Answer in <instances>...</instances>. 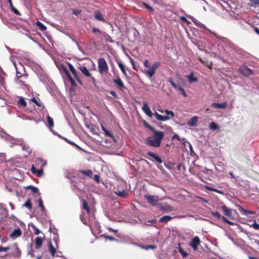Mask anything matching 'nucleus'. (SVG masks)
<instances>
[{
    "label": "nucleus",
    "instance_id": "f257e3e1",
    "mask_svg": "<svg viewBox=\"0 0 259 259\" xmlns=\"http://www.w3.org/2000/svg\"><path fill=\"white\" fill-rule=\"evenodd\" d=\"M164 136V132L162 131H154V134L153 136H150L146 138L145 140L146 144L158 148L160 146L161 141Z\"/></svg>",
    "mask_w": 259,
    "mask_h": 259
},
{
    "label": "nucleus",
    "instance_id": "f03ea898",
    "mask_svg": "<svg viewBox=\"0 0 259 259\" xmlns=\"http://www.w3.org/2000/svg\"><path fill=\"white\" fill-rule=\"evenodd\" d=\"M211 33L216 37L219 41L220 44L223 47L230 48L233 47V44L232 42L228 39L227 38L218 35L215 33L211 32Z\"/></svg>",
    "mask_w": 259,
    "mask_h": 259
},
{
    "label": "nucleus",
    "instance_id": "7ed1b4c3",
    "mask_svg": "<svg viewBox=\"0 0 259 259\" xmlns=\"http://www.w3.org/2000/svg\"><path fill=\"white\" fill-rule=\"evenodd\" d=\"M98 67L99 73L102 74L108 71V66L105 59L100 58L98 60Z\"/></svg>",
    "mask_w": 259,
    "mask_h": 259
},
{
    "label": "nucleus",
    "instance_id": "20e7f679",
    "mask_svg": "<svg viewBox=\"0 0 259 259\" xmlns=\"http://www.w3.org/2000/svg\"><path fill=\"white\" fill-rule=\"evenodd\" d=\"M145 199L151 205L157 206L158 204L159 197L157 195H152L149 194H146L144 196Z\"/></svg>",
    "mask_w": 259,
    "mask_h": 259
},
{
    "label": "nucleus",
    "instance_id": "39448f33",
    "mask_svg": "<svg viewBox=\"0 0 259 259\" xmlns=\"http://www.w3.org/2000/svg\"><path fill=\"white\" fill-rule=\"evenodd\" d=\"M157 208L163 211H165V212H171L174 210L173 208L166 202L163 203H159Z\"/></svg>",
    "mask_w": 259,
    "mask_h": 259
},
{
    "label": "nucleus",
    "instance_id": "423d86ee",
    "mask_svg": "<svg viewBox=\"0 0 259 259\" xmlns=\"http://www.w3.org/2000/svg\"><path fill=\"white\" fill-rule=\"evenodd\" d=\"M67 64L68 65L70 70L72 72L74 78L77 80V81L80 84L83 85V82L79 77V73L77 71V70L75 69V68L70 63L68 62Z\"/></svg>",
    "mask_w": 259,
    "mask_h": 259
},
{
    "label": "nucleus",
    "instance_id": "0eeeda50",
    "mask_svg": "<svg viewBox=\"0 0 259 259\" xmlns=\"http://www.w3.org/2000/svg\"><path fill=\"white\" fill-rule=\"evenodd\" d=\"M80 71L85 76L89 77L88 81L91 83H94V78L91 75L86 66H82L79 68Z\"/></svg>",
    "mask_w": 259,
    "mask_h": 259
},
{
    "label": "nucleus",
    "instance_id": "6e6552de",
    "mask_svg": "<svg viewBox=\"0 0 259 259\" xmlns=\"http://www.w3.org/2000/svg\"><path fill=\"white\" fill-rule=\"evenodd\" d=\"M200 243V239L198 236L193 238L192 241L190 242L189 245L192 247L194 250H196L198 245Z\"/></svg>",
    "mask_w": 259,
    "mask_h": 259
},
{
    "label": "nucleus",
    "instance_id": "1a4fd4ad",
    "mask_svg": "<svg viewBox=\"0 0 259 259\" xmlns=\"http://www.w3.org/2000/svg\"><path fill=\"white\" fill-rule=\"evenodd\" d=\"M142 109L143 112L145 113V114L148 115L149 117H152L153 113H152V111L150 109L148 105V104L146 102H143V106Z\"/></svg>",
    "mask_w": 259,
    "mask_h": 259
},
{
    "label": "nucleus",
    "instance_id": "9d476101",
    "mask_svg": "<svg viewBox=\"0 0 259 259\" xmlns=\"http://www.w3.org/2000/svg\"><path fill=\"white\" fill-rule=\"evenodd\" d=\"M239 71L242 74L245 76H248L252 73L251 70L245 65L241 66Z\"/></svg>",
    "mask_w": 259,
    "mask_h": 259
},
{
    "label": "nucleus",
    "instance_id": "9b49d317",
    "mask_svg": "<svg viewBox=\"0 0 259 259\" xmlns=\"http://www.w3.org/2000/svg\"><path fill=\"white\" fill-rule=\"evenodd\" d=\"M22 234V232L20 229H15L11 233L10 236L13 239H16L17 237H19Z\"/></svg>",
    "mask_w": 259,
    "mask_h": 259
},
{
    "label": "nucleus",
    "instance_id": "f8f14e48",
    "mask_svg": "<svg viewBox=\"0 0 259 259\" xmlns=\"http://www.w3.org/2000/svg\"><path fill=\"white\" fill-rule=\"evenodd\" d=\"M147 70H145L143 71V72L147 75L149 78H151L153 77V76L154 75L155 71L151 66H150L149 67L147 68Z\"/></svg>",
    "mask_w": 259,
    "mask_h": 259
},
{
    "label": "nucleus",
    "instance_id": "ddd939ff",
    "mask_svg": "<svg viewBox=\"0 0 259 259\" xmlns=\"http://www.w3.org/2000/svg\"><path fill=\"white\" fill-rule=\"evenodd\" d=\"M21 147L22 150L25 151V153L24 154V155L25 156L27 157L31 154L32 152V149L29 145L24 144V145H22Z\"/></svg>",
    "mask_w": 259,
    "mask_h": 259
},
{
    "label": "nucleus",
    "instance_id": "4468645a",
    "mask_svg": "<svg viewBox=\"0 0 259 259\" xmlns=\"http://www.w3.org/2000/svg\"><path fill=\"white\" fill-rule=\"evenodd\" d=\"M153 115H154L156 119L159 121H164L170 119L169 117L167 116H162L161 115L159 114L156 112H154V113H153Z\"/></svg>",
    "mask_w": 259,
    "mask_h": 259
},
{
    "label": "nucleus",
    "instance_id": "2eb2a0df",
    "mask_svg": "<svg viewBox=\"0 0 259 259\" xmlns=\"http://www.w3.org/2000/svg\"><path fill=\"white\" fill-rule=\"evenodd\" d=\"M198 120V117L197 116H193L188 120L187 124L190 126H195L197 125Z\"/></svg>",
    "mask_w": 259,
    "mask_h": 259
},
{
    "label": "nucleus",
    "instance_id": "dca6fc26",
    "mask_svg": "<svg viewBox=\"0 0 259 259\" xmlns=\"http://www.w3.org/2000/svg\"><path fill=\"white\" fill-rule=\"evenodd\" d=\"M42 242L43 238L41 237H37L35 239V248L37 249H39L42 246Z\"/></svg>",
    "mask_w": 259,
    "mask_h": 259
},
{
    "label": "nucleus",
    "instance_id": "f3484780",
    "mask_svg": "<svg viewBox=\"0 0 259 259\" xmlns=\"http://www.w3.org/2000/svg\"><path fill=\"white\" fill-rule=\"evenodd\" d=\"M114 193L122 198H125L128 195L127 191L125 190H117L114 191Z\"/></svg>",
    "mask_w": 259,
    "mask_h": 259
},
{
    "label": "nucleus",
    "instance_id": "a211bd4d",
    "mask_svg": "<svg viewBox=\"0 0 259 259\" xmlns=\"http://www.w3.org/2000/svg\"><path fill=\"white\" fill-rule=\"evenodd\" d=\"M147 154L153 157L158 163L161 164L162 163V160L161 158H160L158 156H157L156 154H155L154 153L148 152L147 153Z\"/></svg>",
    "mask_w": 259,
    "mask_h": 259
},
{
    "label": "nucleus",
    "instance_id": "6ab92c4d",
    "mask_svg": "<svg viewBox=\"0 0 259 259\" xmlns=\"http://www.w3.org/2000/svg\"><path fill=\"white\" fill-rule=\"evenodd\" d=\"M211 106L215 108L221 109L225 108L227 106L226 102H223L222 103H212Z\"/></svg>",
    "mask_w": 259,
    "mask_h": 259
},
{
    "label": "nucleus",
    "instance_id": "aec40b11",
    "mask_svg": "<svg viewBox=\"0 0 259 259\" xmlns=\"http://www.w3.org/2000/svg\"><path fill=\"white\" fill-rule=\"evenodd\" d=\"M237 207H238V210L244 214H252L254 213V212L245 209L241 206H240L239 205H238Z\"/></svg>",
    "mask_w": 259,
    "mask_h": 259
},
{
    "label": "nucleus",
    "instance_id": "412c9836",
    "mask_svg": "<svg viewBox=\"0 0 259 259\" xmlns=\"http://www.w3.org/2000/svg\"><path fill=\"white\" fill-rule=\"evenodd\" d=\"M113 81L114 83L117 84L120 89H122L125 88L120 78L118 77L117 78L114 79Z\"/></svg>",
    "mask_w": 259,
    "mask_h": 259
},
{
    "label": "nucleus",
    "instance_id": "4be33fe9",
    "mask_svg": "<svg viewBox=\"0 0 259 259\" xmlns=\"http://www.w3.org/2000/svg\"><path fill=\"white\" fill-rule=\"evenodd\" d=\"M95 18L98 20L105 22V19L103 17V15L99 11H96L95 13Z\"/></svg>",
    "mask_w": 259,
    "mask_h": 259
},
{
    "label": "nucleus",
    "instance_id": "5701e85b",
    "mask_svg": "<svg viewBox=\"0 0 259 259\" xmlns=\"http://www.w3.org/2000/svg\"><path fill=\"white\" fill-rule=\"evenodd\" d=\"M222 209L224 212V213L225 215L227 217H231L232 215V212L231 209L227 207L226 205H223L222 206Z\"/></svg>",
    "mask_w": 259,
    "mask_h": 259
},
{
    "label": "nucleus",
    "instance_id": "b1692460",
    "mask_svg": "<svg viewBox=\"0 0 259 259\" xmlns=\"http://www.w3.org/2000/svg\"><path fill=\"white\" fill-rule=\"evenodd\" d=\"M185 77L188 78L189 82L190 83L196 82L198 80L197 77L193 76V73L192 72L189 75H186Z\"/></svg>",
    "mask_w": 259,
    "mask_h": 259
},
{
    "label": "nucleus",
    "instance_id": "393cba45",
    "mask_svg": "<svg viewBox=\"0 0 259 259\" xmlns=\"http://www.w3.org/2000/svg\"><path fill=\"white\" fill-rule=\"evenodd\" d=\"M102 35L105 38V40L106 42H110L111 43L114 42V40H113L111 37L109 35H108L106 32H102Z\"/></svg>",
    "mask_w": 259,
    "mask_h": 259
},
{
    "label": "nucleus",
    "instance_id": "a878e982",
    "mask_svg": "<svg viewBox=\"0 0 259 259\" xmlns=\"http://www.w3.org/2000/svg\"><path fill=\"white\" fill-rule=\"evenodd\" d=\"M248 4L254 8L259 7V0H249Z\"/></svg>",
    "mask_w": 259,
    "mask_h": 259
},
{
    "label": "nucleus",
    "instance_id": "bb28decb",
    "mask_svg": "<svg viewBox=\"0 0 259 259\" xmlns=\"http://www.w3.org/2000/svg\"><path fill=\"white\" fill-rule=\"evenodd\" d=\"M172 219V217L170 215H164L159 219V222L161 223H167Z\"/></svg>",
    "mask_w": 259,
    "mask_h": 259
},
{
    "label": "nucleus",
    "instance_id": "cd10ccee",
    "mask_svg": "<svg viewBox=\"0 0 259 259\" xmlns=\"http://www.w3.org/2000/svg\"><path fill=\"white\" fill-rule=\"evenodd\" d=\"M10 138H11L12 140H14L15 144L16 145H18L20 146H22L24 144L23 142V140L22 139H14L12 137L9 136Z\"/></svg>",
    "mask_w": 259,
    "mask_h": 259
},
{
    "label": "nucleus",
    "instance_id": "c85d7f7f",
    "mask_svg": "<svg viewBox=\"0 0 259 259\" xmlns=\"http://www.w3.org/2000/svg\"><path fill=\"white\" fill-rule=\"evenodd\" d=\"M118 67H119V68L120 69L122 73L124 75V76L125 77H127V75L126 74V71H125V68H124V66L123 65V64L122 63H121V62H118Z\"/></svg>",
    "mask_w": 259,
    "mask_h": 259
},
{
    "label": "nucleus",
    "instance_id": "c756f323",
    "mask_svg": "<svg viewBox=\"0 0 259 259\" xmlns=\"http://www.w3.org/2000/svg\"><path fill=\"white\" fill-rule=\"evenodd\" d=\"M209 127L210 130L213 131L218 130L220 128V126L213 121L210 123Z\"/></svg>",
    "mask_w": 259,
    "mask_h": 259
},
{
    "label": "nucleus",
    "instance_id": "7c9ffc66",
    "mask_svg": "<svg viewBox=\"0 0 259 259\" xmlns=\"http://www.w3.org/2000/svg\"><path fill=\"white\" fill-rule=\"evenodd\" d=\"M26 189L30 190L31 191L32 193L33 194L39 193V190H38V188L35 187L33 186H31V185L27 186L26 187Z\"/></svg>",
    "mask_w": 259,
    "mask_h": 259
},
{
    "label": "nucleus",
    "instance_id": "2f4dec72",
    "mask_svg": "<svg viewBox=\"0 0 259 259\" xmlns=\"http://www.w3.org/2000/svg\"><path fill=\"white\" fill-rule=\"evenodd\" d=\"M18 104L19 106L24 107L26 106L27 103L24 99L21 97L18 101Z\"/></svg>",
    "mask_w": 259,
    "mask_h": 259
},
{
    "label": "nucleus",
    "instance_id": "473e14b6",
    "mask_svg": "<svg viewBox=\"0 0 259 259\" xmlns=\"http://www.w3.org/2000/svg\"><path fill=\"white\" fill-rule=\"evenodd\" d=\"M47 121H48V126L49 128L54 126L53 119L49 115L47 116Z\"/></svg>",
    "mask_w": 259,
    "mask_h": 259
},
{
    "label": "nucleus",
    "instance_id": "72a5a7b5",
    "mask_svg": "<svg viewBox=\"0 0 259 259\" xmlns=\"http://www.w3.org/2000/svg\"><path fill=\"white\" fill-rule=\"evenodd\" d=\"M38 207L41 208V210L42 212H45L46 209H45V206L43 204L42 200L40 197L38 198Z\"/></svg>",
    "mask_w": 259,
    "mask_h": 259
},
{
    "label": "nucleus",
    "instance_id": "f704fd0d",
    "mask_svg": "<svg viewBox=\"0 0 259 259\" xmlns=\"http://www.w3.org/2000/svg\"><path fill=\"white\" fill-rule=\"evenodd\" d=\"M80 171L82 174L90 177H91L93 175L92 171L90 169L82 170Z\"/></svg>",
    "mask_w": 259,
    "mask_h": 259
},
{
    "label": "nucleus",
    "instance_id": "c9c22d12",
    "mask_svg": "<svg viewBox=\"0 0 259 259\" xmlns=\"http://www.w3.org/2000/svg\"><path fill=\"white\" fill-rule=\"evenodd\" d=\"M82 207L84 209H85L87 211L88 213H90V209L88 206V202L85 200H83L82 202Z\"/></svg>",
    "mask_w": 259,
    "mask_h": 259
},
{
    "label": "nucleus",
    "instance_id": "e433bc0d",
    "mask_svg": "<svg viewBox=\"0 0 259 259\" xmlns=\"http://www.w3.org/2000/svg\"><path fill=\"white\" fill-rule=\"evenodd\" d=\"M36 25L42 31L46 30L47 29V27L39 21H37L36 22Z\"/></svg>",
    "mask_w": 259,
    "mask_h": 259
},
{
    "label": "nucleus",
    "instance_id": "4c0bfd02",
    "mask_svg": "<svg viewBox=\"0 0 259 259\" xmlns=\"http://www.w3.org/2000/svg\"><path fill=\"white\" fill-rule=\"evenodd\" d=\"M160 62L159 61L155 62L151 66L152 69L156 71V69L160 66Z\"/></svg>",
    "mask_w": 259,
    "mask_h": 259
},
{
    "label": "nucleus",
    "instance_id": "58836bf2",
    "mask_svg": "<svg viewBox=\"0 0 259 259\" xmlns=\"http://www.w3.org/2000/svg\"><path fill=\"white\" fill-rule=\"evenodd\" d=\"M36 161L38 163H41V165L42 166H44L45 165H46L47 164V161L46 160H44L41 158H37L36 159Z\"/></svg>",
    "mask_w": 259,
    "mask_h": 259
},
{
    "label": "nucleus",
    "instance_id": "ea45409f",
    "mask_svg": "<svg viewBox=\"0 0 259 259\" xmlns=\"http://www.w3.org/2000/svg\"><path fill=\"white\" fill-rule=\"evenodd\" d=\"M23 206L31 210L32 208L31 203L29 199H28L23 204Z\"/></svg>",
    "mask_w": 259,
    "mask_h": 259
},
{
    "label": "nucleus",
    "instance_id": "a19ab883",
    "mask_svg": "<svg viewBox=\"0 0 259 259\" xmlns=\"http://www.w3.org/2000/svg\"><path fill=\"white\" fill-rule=\"evenodd\" d=\"M49 249H50V251L51 252L52 255L54 256L55 252H56V250H55V248L53 247V246L52 245L51 243H49Z\"/></svg>",
    "mask_w": 259,
    "mask_h": 259
},
{
    "label": "nucleus",
    "instance_id": "79ce46f5",
    "mask_svg": "<svg viewBox=\"0 0 259 259\" xmlns=\"http://www.w3.org/2000/svg\"><path fill=\"white\" fill-rule=\"evenodd\" d=\"M14 250L16 251V254H13L14 256H18L20 254V250L17 245H15L14 247Z\"/></svg>",
    "mask_w": 259,
    "mask_h": 259
},
{
    "label": "nucleus",
    "instance_id": "37998d69",
    "mask_svg": "<svg viewBox=\"0 0 259 259\" xmlns=\"http://www.w3.org/2000/svg\"><path fill=\"white\" fill-rule=\"evenodd\" d=\"M44 171L42 168L37 169L35 175L38 177H40L43 175Z\"/></svg>",
    "mask_w": 259,
    "mask_h": 259
},
{
    "label": "nucleus",
    "instance_id": "c03bdc74",
    "mask_svg": "<svg viewBox=\"0 0 259 259\" xmlns=\"http://www.w3.org/2000/svg\"><path fill=\"white\" fill-rule=\"evenodd\" d=\"M169 82L170 83V84L175 88V89H178L179 87L178 85L175 83V82L173 81V79L172 78H170L168 79Z\"/></svg>",
    "mask_w": 259,
    "mask_h": 259
},
{
    "label": "nucleus",
    "instance_id": "a18cd8bd",
    "mask_svg": "<svg viewBox=\"0 0 259 259\" xmlns=\"http://www.w3.org/2000/svg\"><path fill=\"white\" fill-rule=\"evenodd\" d=\"M179 251L183 257H186L188 255L187 253L181 247L179 249Z\"/></svg>",
    "mask_w": 259,
    "mask_h": 259
},
{
    "label": "nucleus",
    "instance_id": "49530a36",
    "mask_svg": "<svg viewBox=\"0 0 259 259\" xmlns=\"http://www.w3.org/2000/svg\"><path fill=\"white\" fill-rule=\"evenodd\" d=\"M211 214L214 217H216L217 218L220 219H221V214L218 211H212L211 212Z\"/></svg>",
    "mask_w": 259,
    "mask_h": 259
},
{
    "label": "nucleus",
    "instance_id": "de8ad7c7",
    "mask_svg": "<svg viewBox=\"0 0 259 259\" xmlns=\"http://www.w3.org/2000/svg\"><path fill=\"white\" fill-rule=\"evenodd\" d=\"M143 5H144V7L145 8H146L148 10H149L151 12H153L154 11V9H153V8L152 7H151L150 6H149V5H148L147 4H146L145 3H143Z\"/></svg>",
    "mask_w": 259,
    "mask_h": 259
},
{
    "label": "nucleus",
    "instance_id": "09e8293b",
    "mask_svg": "<svg viewBox=\"0 0 259 259\" xmlns=\"http://www.w3.org/2000/svg\"><path fill=\"white\" fill-rule=\"evenodd\" d=\"M250 226L253 227L255 230H259V224H257L255 221Z\"/></svg>",
    "mask_w": 259,
    "mask_h": 259
},
{
    "label": "nucleus",
    "instance_id": "8fccbe9b",
    "mask_svg": "<svg viewBox=\"0 0 259 259\" xmlns=\"http://www.w3.org/2000/svg\"><path fill=\"white\" fill-rule=\"evenodd\" d=\"M27 248L28 252L29 251V253L32 252V250H33V249H32V244L31 243H28L27 245Z\"/></svg>",
    "mask_w": 259,
    "mask_h": 259
},
{
    "label": "nucleus",
    "instance_id": "3c124183",
    "mask_svg": "<svg viewBox=\"0 0 259 259\" xmlns=\"http://www.w3.org/2000/svg\"><path fill=\"white\" fill-rule=\"evenodd\" d=\"M92 32L94 33H99L102 34L103 32L101 31L98 28L94 27L92 29Z\"/></svg>",
    "mask_w": 259,
    "mask_h": 259
},
{
    "label": "nucleus",
    "instance_id": "603ef678",
    "mask_svg": "<svg viewBox=\"0 0 259 259\" xmlns=\"http://www.w3.org/2000/svg\"><path fill=\"white\" fill-rule=\"evenodd\" d=\"M11 8V10H12V11L16 15H20L21 14L20 13V12H19V11L16 9L14 6H13Z\"/></svg>",
    "mask_w": 259,
    "mask_h": 259
},
{
    "label": "nucleus",
    "instance_id": "864d4df0",
    "mask_svg": "<svg viewBox=\"0 0 259 259\" xmlns=\"http://www.w3.org/2000/svg\"><path fill=\"white\" fill-rule=\"evenodd\" d=\"M146 126L147 127H148L149 130H150L151 131H152L153 132V134H154V131H157V130H156L155 129V128L153 126H152L151 125H149V124L148 123H146Z\"/></svg>",
    "mask_w": 259,
    "mask_h": 259
},
{
    "label": "nucleus",
    "instance_id": "5fc2aeb1",
    "mask_svg": "<svg viewBox=\"0 0 259 259\" xmlns=\"http://www.w3.org/2000/svg\"><path fill=\"white\" fill-rule=\"evenodd\" d=\"M172 139H177L179 141L185 140L184 138H181L177 134H175L172 137Z\"/></svg>",
    "mask_w": 259,
    "mask_h": 259
},
{
    "label": "nucleus",
    "instance_id": "6e6d98bb",
    "mask_svg": "<svg viewBox=\"0 0 259 259\" xmlns=\"http://www.w3.org/2000/svg\"><path fill=\"white\" fill-rule=\"evenodd\" d=\"M34 233L35 235H38L40 233V231L35 226H33Z\"/></svg>",
    "mask_w": 259,
    "mask_h": 259
},
{
    "label": "nucleus",
    "instance_id": "4d7b16f0",
    "mask_svg": "<svg viewBox=\"0 0 259 259\" xmlns=\"http://www.w3.org/2000/svg\"><path fill=\"white\" fill-rule=\"evenodd\" d=\"M164 112L167 114V115H170L171 117H174V113L172 111H169L168 110H165L164 111Z\"/></svg>",
    "mask_w": 259,
    "mask_h": 259
},
{
    "label": "nucleus",
    "instance_id": "13d9d810",
    "mask_svg": "<svg viewBox=\"0 0 259 259\" xmlns=\"http://www.w3.org/2000/svg\"><path fill=\"white\" fill-rule=\"evenodd\" d=\"M189 149H190V155L191 156H193L195 154V152L193 150V148H192L191 144L190 143H189Z\"/></svg>",
    "mask_w": 259,
    "mask_h": 259
},
{
    "label": "nucleus",
    "instance_id": "bf43d9fd",
    "mask_svg": "<svg viewBox=\"0 0 259 259\" xmlns=\"http://www.w3.org/2000/svg\"><path fill=\"white\" fill-rule=\"evenodd\" d=\"M81 12V11L79 10L73 9L72 10V14L75 15H78Z\"/></svg>",
    "mask_w": 259,
    "mask_h": 259
},
{
    "label": "nucleus",
    "instance_id": "052dcab7",
    "mask_svg": "<svg viewBox=\"0 0 259 259\" xmlns=\"http://www.w3.org/2000/svg\"><path fill=\"white\" fill-rule=\"evenodd\" d=\"M10 249L9 247H3L2 246H0V252H6Z\"/></svg>",
    "mask_w": 259,
    "mask_h": 259
},
{
    "label": "nucleus",
    "instance_id": "680f3d73",
    "mask_svg": "<svg viewBox=\"0 0 259 259\" xmlns=\"http://www.w3.org/2000/svg\"><path fill=\"white\" fill-rule=\"evenodd\" d=\"M104 133L106 137H113L112 135L107 130L104 131Z\"/></svg>",
    "mask_w": 259,
    "mask_h": 259
},
{
    "label": "nucleus",
    "instance_id": "e2e57ef3",
    "mask_svg": "<svg viewBox=\"0 0 259 259\" xmlns=\"http://www.w3.org/2000/svg\"><path fill=\"white\" fill-rule=\"evenodd\" d=\"M144 66L145 68L149 67L150 65H149V62L148 60H145L144 62Z\"/></svg>",
    "mask_w": 259,
    "mask_h": 259
},
{
    "label": "nucleus",
    "instance_id": "0e129e2a",
    "mask_svg": "<svg viewBox=\"0 0 259 259\" xmlns=\"http://www.w3.org/2000/svg\"><path fill=\"white\" fill-rule=\"evenodd\" d=\"M179 91L185 96H186V95L185 94V92L184 90L182 87H179L178 88Z\"/></svg>",
    "mask_w": 259,
    "mask_h": 259
},
{
    "label": "nucleus",
    "instance_id": "69168bd1",
    "mask_svg": "<svg viewBox=\"0 0 259 259\" xmlns=\"http://www.w3.org/2000/svg\"><path fill=\"white\" fill-rule=\"evenodd\" d=\"M36 170H37V169H36V168L35 167L34 165H32L31 166V172L33 174H35Z\"/></svg>",
    "mask_w": 259,
    "mask_h": 259
},
{
    "label": "nucleus",
    "instance_id": "338daca9",
    "mask_svg": "<svg viewBox=\"0 0 259 259\" xmlns=\"http://www.w3.org/2000/svg\"><path fill=\"white\" fill-rule=\"evenodd\" d=\"M32 101L34 102L36 105H37L39 107H41V104L38 101H37L34 98L32 99Z\"/></svg>",
    "mask_w": 259,
    "mask_h": 259
},
{
    "label": "nucleus",
    "instance_id": "774afa93",
    "mask_svg": "<svg viewBox=\"0 0 259 259\" xmlns=\"http://www.w3.org/2000/svg\"><path fill=\"white\" fill-rule=\"evenodd\" d=\"M63 71H64L65 74V75L67 76V77L68 76H69V75H70V74L69 73L68 70L66 68L63 67Z\"/></svg>",
    "mask_w": 259,
    "mask_h": 259
}]
</instances>
